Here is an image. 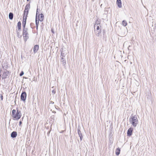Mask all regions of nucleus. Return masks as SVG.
I'll use <instances>...</instances> for the list:
<instances>
[{"mask_svg":"<svg viewBox=\"0 0 156 156\" xmlns=\"http://www.w3.org/2000/svg\"><path fill=\"white\" fill-rule=\"evenodd\" d=\"M30 5L29 4H28L26 5L25 7V9L24 11L23 16V19L22 22L23 25L25 27L26 26L27 18V15L28 13V8H30Z\"/></svg>","mask_w":156,"mask_h":156,"instance_id":"nucleus-1","label":"nucleus"},{"mask_svg":"<svg viewBox=\"0 0 156 156\" xmlns=\"http://www.w3.org/2000/svg\"><path fill=\"white\" fill-rule=\"evenodd\" d=\"M129 121L134 127H136L137 125L138 122V120L136 115L133 116L132 115L130 117Z\"/></svg>","mask_w":156,"mask_h":156,"instance_id":"nucleus-2","label":"nucleus"},{"mask_svg":"<svg viewBox=\"0 0 156 156\" xmlns=\"http://www.w3.org/2000/svg\"><path fill=\"white\" fill-rule=\"evenodd\" d=\"M101 26L100 25L99 21L97 20L95 24L94 25V29L96 30H99L101 29Z\"/></svg>","mask_w":156,"mask_h":156,"instance_id":"nucleus-3","label":"nucleus"},{"mask_svg":"<svg viewBox=\"0 0 156 156\" xmlns=\"http://www.w3.org/2000/svg\"><path fill=\"white\" fill-rule=\"evenodd\" d=\"M9 74V71L6 70L4 71L3 72V74L2 76V78L3 79H5L8 76Z\"/></svg>","mask_w":156,"mask_h":156,"instance_id":"nucleus-4","label":"nucleus"},{"mask_svg":"<svg viewBox=\"0 0 156 156\" xmlns=\"http://www.w3.org/2000/svg\"><path fill=\"white\" fill-rule=\"evenodd\" d=\"M44 18V16L42 13L41 14H38L37 19L38 20L42 22L43 21Z\"/></svg>","mask_w":156,"mask_h":156,"instance_id":"nucleus-5","label":"nucleus"},{"mask_svg":"<svg viewBox=\"0 0 156 156\" xmlns=\"http://www.w3.org/2000/svg\"><path fill=\"white\" fill-rule=\"evenodd\" d=\"M37 10H38V9H37V11L36 14V20H35L36 26L37 30H38V25H39V20H37V16H38Z\"/></svg>","mask_w":156,"mask_h":156,"instance_id":"nucleus-6","label":"nucleus"},{"mask_svg":"<svg viewBox=\"0 0 156 156\" xmlns=\"http://www.w3.org/2000/svg\"><path fill=\"white\" fill-rule=\"evenodd\" d=\"M20 112H18V110H17V112L16 113L12 115V117L16 120H18L20 119V117H19V114Z\"/></svg>","mask_w":156,"mask_h":156,"instance_id":"nucleus-7","label":"nucleus"},{"mask_svg":"<svg viewBox=\"0 0 156 156\" xmlns=\"http://www.w3.org/2000/svg\"><path fill=\"white\" fill-rule=\"evenodd\" d=\"M95 34L98 37H101V29H100L99 30H94Z\"/></svg>","mask_w":156,"mask_h":156,"instance_id":"nucleus-8","label":"nucleus"},{"mask_svg":"<svg viewBox=\"0 0 156 156\" xmlns=\"http://www.w3.org/2000/svg\"><path fill=\"white\" fill-rule=\"evenodd\" d=\"M133 129L132 128L130 127L128 130L127 134L128 136H131L132 134V132Z\"/></svg>","mask_w":156,"mask_h":156,"instance_id":"nucleus-9","label":"nucleus"},{"mask_svg":"<svg viewBox=\"0 0 156 156\" xmlns=\"http://www.w3.org/2000/svg\"><path fill=\"white\" fill-rule=\"evenodd\" d=\"M39 49V45H36L34 46L33 49L34 52V53L36 52Z\"/></svg>","mask_w":156,"mask_h":156,"instance_id":"nucleus-10","label":"nucleus"},{"mask_svg":"<svg viewBox=\"0 0 156 156\" xmlns=\"http://www.w3.org/2000/svg\"><path fill=\"white\" fill-rule=\"evenodd\" d=\"M16 31L17 36L19 37L20 33V21L18 22L17 23V28L16 29Z\"/></svg>","mask_w":156,"mask_h":156,"instance_id":"nucleus-11","label":"nucleus"},{"mask_svg":"<svg viewBox=\"0 0 156 156\" xmlns=\"http://www.w3.org/2000/svg\"><path fill=\"white\" fill-rule=\"evenodd\" d=\"M17 135V132L16 131L12 132L11 134V136L12 138H15Z\"/></svg>","mask_w":156,"mask_h":156,"instance_id":"nucleus-12","label":"nucleus"},{"mask_svg":"<svg viewBox=\"0 0 156 156\" xmlns=\"http://www.w3.org/2000/svg\"><path fill=\"white\" fill-rule=\"evenodd\" d=\"M116 3L118 7L119 8L122 7V2L121 0H117Z\"/></svg>","mask_w":156,"mask_h":156,"instance_id":"nucleus-13","label":"nucleus"},{"mask_svg":"<svg viewBox=\"0 0 156 156\" xmlns=\"http://www.w3.org/2000/svg\"><path fill=\"white\" fill-rule=\"evenodd\" d=\"M23 37H24V40L26 41L29 38L28 33L27 34H23Z\"/></svg>","mask_w":156,"mask_h":156,"instance_id":"nucleus-14","label":"nucleus"},{"mask_svg":"<svg viewBox=\"0 0 156 156\" xmlns=\"http://www.w3.org/2000/svg\"><path fill=\"white\" fill-rule=\"evenodd\" d=\"M61 61L62 62V64L63 66H65L66 64V61L65 59L63 57H62Z\"/></svg>","mask_w":156,"mask_h":156,"instance_id":"nucleus-15","label":"nucleus"},{"mask_svg":"<svg viewBox=\"0 0 156 156\" xmlns=\"http://www.w3.org/2000/svg\"><path fill=\"white\" fill-rule=\"evenodd\" d=\"M120 150L119 148H117L115 150V154L116 155H118L120 153Z\"/></svg>","mask_w":156,"mask_h":156,"instance_id":"nucleus-16","label":"nucleus"},{"mask_svg":"<svg viewBox=\"0 0 156 156\" xmlns=\"http://www.w3.org/2000/svg\"><path fill=\"white\" fill-rule=\"evenodd\" d=\"M13 14L12 12H10L9 14V18L10 20H12L13 18Z\"/></svg>","mask_w":156,"mask_h":156,"instance_id":"nucleus-17","label":"nucleus"},{"mask_svg":"<svg viewBox=\"0 0 156 156\" xmlns=\"http://www.w3.org/2000/svg\"><path fill=\"white\" fill-rule=\"evenodd\" d=\"M20 97L21 100L23 102H25L27 97H25V96H20Z\"/></svg>","mask_w":156,"mask_h":156,"instance_id":"nucleus-18","label":"nucleus"},{"mask_svg":"<svg viewBox=\"0 0 156 156\" xmlns=\"http://www.w3.org/2000/svg\"><path fill=\"white\" fill-rule=\"evenodd\" d=\"M78 130V135L79 136H81V135H82V133H81V132L80 130V127L78 126L77 129Z\"/></svg>","mask_w":156,"mask_h":156,"instance_id":"nucleus-19","label":"nucleus"},{"mask_svg":"<svg viewBox=\"0 0 156 156\" xmlns=\"http://www.w3.org/2000/svg\"><path fill=\"white\" fill-rule=\"evenodd\" d=\"M23 26V34H27V33L28 32H27V28H25V27H24V26Z\"/></svg>","mask_w":156,"mask_h":156,"instance_id":"nucleus-20","label":"nucleus"},{"mask_svg":"<svg viewBox=\"0 0 156 156\" xmlns=\"http://www.w3.org/2000/svg\"><path fill=\"white\" fill-rule=\"evenodd\" d=\"M127 22L125 20H123L122 21V24L124 27H126L127 25Z\"/></svg>","mask_w":156,"mask_h":156,"instance_id":"nucleus-21","label":"nucleus"},{"mask_svg":"<svg viewBox=\"0 0 156 156\" xmlns=\"http://www.w3.org/2000/svg\"><path fill=\"white\" fill-rule=\"evenodd\" d=\"M21 96H25V97H27V94L26 92H23L21 93Z\"/></svg>","mask_w":156,"mask_h":156,"instance_id":"nucleus-22","label":"nucleus"},{"mask_svg":"<svg viewBox=\"0 0 156 156\" xmlns=\"http://www.w3.org/2000/svg\"><path fill=\"white\" fill-rule=\"evenodd\" d=\"M16 110H15L14 109L13 110H12V115H14L15 114H16Z\"/></svg>","mask_w":156,"mask_h":156,"instance_id":"nucleus-23","label":"nucleus"},{"mask_svg":"<svg viewBox=\"0 0 156 156\" xmlns=\"http://www.w3.org/2000/svg\"><path fill=\"white\" fill-rule=\"evenodd\" d=\"M61 56L62 57H63V58L65 56V55L64 54V53H63L62 52H61Z\"/></svg>","mask_w":156,"mask_h":156,"instance_id":"nucleus-24","label":"nucleus"},{"mask_svg":"<svg viewBox=\"0 0 156 156\" xmlns=\"http://www.w3.org/2000/svg\"><path fill=\"white\" fill-rule=\"evenodd\" d=\"M24 74V72L23 71H22L20 73V76H23Z\"/></svg>","mask_w":156,"mask_h":156,"instance_id":"nucleus-25","label":"nucleus"},{"mask_svg":"<svg viewBox=\"0 0 156 156\" xmlns=\"http://www.w3.org/2000/svg\"><path fill=\"white\" fill-rule=\"evenodd\" d=\"M79 136L80 137V141H81L82 140V139H83V136L82 135H81V136Z\"/></svg>","mask_w":156,"mask_h":156,"instance_id":"nucleus-26","label":"nucleus"},{"mask_svg":"<svg viewBox=\"0 0 156 156\" xmlns=\"http://www.w3.org/2000/svg\"><path fill=\"white\" fill-rule=\"evenodd\" d=\"M51 92H52V93L53 94H55V91L54 90H52Z\"/></svg>","mask_w":156,"mask_h":156,"instance_id":"nucleus-27","label":"nucleus"},{"mask_svg":"<svg viewBox=\"0 0 156 156\" xmlns=\"http://www.w3.org/2000/svg\"><path fill=\"white\" fill-rule=\"evenodd\" d=\"M51 32L52 33H53V34H54L55 33V32H54V30L53 29H51Z\"/></svg>","mask_w":156,"mask_h":156,"instance_id":"nucleus-28","label":"nucleus"},{"mask_svg":"<svg viewBox=\"0 0 156 156\" xmlns=\"http://www.w3.org/2000/svg\"><path fill=\"white\" fill-rule=\"evenodd\" d=\"M0 98H1V100H3V96L2 95H1V97H0Z\"/></svg>","mask_w":156,"mask_h":156,"instance_id":"nucleus-29","label":"nucleus"},{"mask_svg":"<svg viewBox=\"0 0 156 156\" xmlns=\"http://www.w3.org/2000/svg\"><path fill=\"white\" fill-rule=\"evenodd\" d=\"M50 104H54V102H53V101H50Z\"/></svg>","mask_w":156,"mask_h":156,"instance_id":"nucleus-30","label":"nucleus"},{"mask_svg":"<svg viewBox=\"0 0 156 156\" xmlns=\"http://www.w3.org/2000/svg\"><path fill=\"white\" fill-rule=\"evenodd\" d=\"M1 71H2V69H0V74H1ZM0 75H1V74H0Z\"/></svg>","mask_w":156,"mask_h":156,"instance_id":"nucleus-31","label":"nucleus"},{"mask_svg":"<svg viewBox=\"0 0 156 156\" xmlns=\"http://www.w3.org/2000/svg\"><path fill=\"white\" fill-rule=\"evenodd\" d=\"M103 33L104 34V33H105V30H103Z\"/></svg>","mask_w":156,"mask_h":156,"instance_id":"nucleus-32","label":"nucleus"},{"mask_svg":"<svg viewBox=\"0 0 156 156\" xmlns=\"http://www.w3.org/2000/svg\"><path fill=\"white\" fill-rule=\"evenodd\" d=\"M21 123H22V122L21 121H20V125L21 124Z\"/></svg>","mask_w":156,"mask_h":156,"instance_id":"nucleus-33","label":"nucleus"},{"mask_svg":"<svg viewBox=\"0 0 156 156\" xmlns=\"http://www.w3.org/2000/svg\"><path fill=\"white\" fill-rule=\"evenodd\" d=\"M20 27H21V22H20Z\"/></svg>","mask_w":156,"mask_h":156,"instance_id":"nucleus-34","label":"nucleus"},{"mask_svg":"<svg viewBox=\"0 0 156 156\" xmlns=\"http://www.w3.org/2000/svg\"><path fill=\"white\" fill-rule=\"evenodd\" d=\"M53 112H54V113H55V111H53Z\"/></svg>","mask_w":156,"mask_h":156,"instance_id":"nucleus-35","label":"nucleus"},{"mask_svg":"<svg viewBox=\"0 0 156 156\" xmlns=\"http://www.w3.org/2000/svg\"><path fill=\"white\" fill-rule=\"evenodd\" d=\"M29 0H27V1H29Z\"/></svg>","mask_w":156,"mask_h":156,"instance_id":"nucleus-36","label":"nucleus"}]
</instances>
